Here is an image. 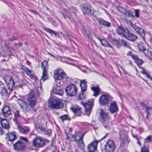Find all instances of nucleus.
Segmentation results:
<instances>
[{
    "label": "nucleus",
    "instance_id": "f257e3e1",
    "mask_svg": "<svg viewBox=\"0 0 152 152\" xmlns=\"http://www.w3.org/2000/svg\"><path fill=\"white\" fill-rule=\"evenodd\" d=\"M48 104L49 107L53 109H59L63 107L62 100L57 97L50 98Z\"/></svg>",
    "mask_w": 152,
    "mask_h": 152
},
{
    "label": "nucleus",
    "instance_id": "f03ea898",
    "mask_svg": "<svg viewBox=\"0 0 152 152\" xmlns=\"http://www.w3.org/2000/svg\"><path fill=\"white\" fill-rule=\"evenodd\" d=\"M83 137V135L80 132H77L74 137V141L76 142L77 148L82 150L84 149L85 147Z\"/></svg>",
    "mask_w": 152,
    "mask_h": 152
},
{
    "label": "nucleus",
    "instance_id": "7ed1b4c3",
    "mask_svg": "<svg viewBox=\"0 0 152 152\" xmlns=\"http://www.w3.org/2000/svg\"><path fill=\"white\" fill-rule=\"evenodd\" d=\"M100 110L99 120L102 123L104 127L107 128L109 123L110 117L108 114L102 109H100Z\"/></svg>",
    "mask_w": 152,
    "mask_h": 152
},
{
    "label": "nucleus",
    "instance_id": "20e7f679",
    "mask_svg": "<svg viewBox=\"0 0 152 152\" xmlns=\"http://www.w3.org/2000/svg\"><path fill=\"white\" fill-rule=\"evenodd\" d=\"M66 75L63 70L59 69L55 70L54 72V77L55 80H57L56 82L59 83V80L62 79Z\"/></svg>",
    "mask_w": 152,
    "mask_h": 152
},
{
    "label": "nucleus",
    "instance_id": "39448f33",
    "mask_svg": "<svg viewBox=\"0 0 152 152\" xmlns=\"http://www.w3.org/2000/svg\"><path fill=\"white\" fill-rule=\"evenodd\" d=\"M28 101L31 107L34 106L36 103L35 91L34 90H31L29 93L28 98Z\"/></svg>",
    "mask_w": 152,
    "mask_h": 152
},
{
    "label": "nucleus",
    "instance_id": "423d86ee",
    "mask_svg": "<svg viewBox=\"0 0 152 152\" xmlns=\"http://www.w3.org/2000/svg\"><path fill=\"white\" fill-rule=\"evenodd\" d=\"M33 145L37 148H41L45 144V142L42 138L37 137L32 141Z\"/></svg>",
    "mask_w": 152,
    "mask_h": 152
},
{
    "label": "nucleus",
    "instance_id": "0eeeda50",
    "mask_svg": "<svg viewBox=\"0 0 152 152\" xmlns=\"http://www.w3.org/2000/svg\"><path fill=\"white\" fill-rule=\"evenodd\" d=\"M3 79L7 84V87L10 90L13 89L15 85V82L11 76L7 75L5 76Z\"/></svg>",
    "mask_w": 152,
    "mask_h": 152
},
{
    "label": "nucleus",
    "instance_id": "6e6552de",
    "mask_svg": "<svg viewBox=\"0 0 152 152\" xmlns=\"http://www.w3.org/2000/svg\"><path fill=\"white\" fill-rule=\"evenodd\" d=\"M2 87L1 89H0V94L3 98L5 99H8L9 97L10 94L12 91L13 89L10 90L9 88H8L9 91H8L5 87L4 85H2Z\"/></svg>",
    "mask_w": 152,
    "mask_h": 152
},
{
    "label": "nucleus",
    "instance_id": "1a4fd4ad",
    "mask_svg": "<svg viewBox=\"0 0 152 152\" xmlns=\"http://www.w3.org/2000/svg\"><path fill=\"white\" fill-rule=\"evenodd\" d=\"M115 148V145L114 141L109 140L105 146V151L106 152H113Z\"/></svg>",
    "mask_w": 152,
    "mask_h": 152
},
{
    "label": "nucleus",
    "instance_id": "9d476101",
    "mask_svg": "<svg viewBox=\"0 0 152 152\" xmlns=\"http://www.w3.org/2000/svg\"><path fill=\"white\" fill-rule=\"evenodd\" d=\"M65 91L67 94L71 96H73L77 94V89L75 85L72 84L66 87Z\"/></svg>",
    "mask_w": 152,
    "mask_h": 152
},
{
    "label": "nucleus",
    "instance_id": "9b49d317",
    "mask_svg": "<svg viewBox=\"0 0 152 152\" xmlns=\"http://www.w3.org/2000/svg\"><path fill=\"white\" fill-rule=\"evenodd\" d=\"M93 101V100H91V101H89L84 104L83 103V102H81L85 108L86 115H89L91 111Z\"/></svg>",
    "mask_w": 152,
    "mask_h": 152
},
{
    "label": "nucleus",
    "instance_id": "f8f14e48",
    "mask_svg": "<svg viewBox=\"0 0 152 152\" xmlns=\"http://www.w3.org/2000/svg\"><path fill=\"white\" fill-rule=\"evenodd\" d=\"M17 102L20 106L22 110L24 111H28L30 109V105H29L27 102L20 99L17 100Z\"/></svg>",
    "mask_w": 152,
    "mask_h": 152
},
{
    "label": "nucleus",
    "instance_id": "ddd939ff",
    "mask_svg": "<svg viewBox=\"0 0 152 152\" xmlns=\"http://www.w3.org/2000/svg\"><path fill=\"white\" fill-rule=\"evenodd\" d=\"M130 25L137 33L139 34L140 35H141L143 39L145 40V38L144 37L145 35V31L143 29L137 27L136 25L134 24L131 22L130 23Z\"/></svg>",
    "mask_w": 152,
    "mask_h": 152
},
{
    "label": "nucleus",
    "instance_id": "4468645a",
    "mask_svg": "<svg viewBox=\"0 0 152 152\" xmlns=\"http://www.w3.org/2000/svg\"><path fill=\"white\" fill-rule=\"evenodd\" d=\"M47 64L48 62L46 61H44L42 63V67L43 70V73L41 79V82L42 80L43 82H44L47 78V74L46 69Z\"/></svg>",
    "mask_w": 152,
    "mask_h": 152
},
{
    "label": "nucleus",
    "instance_id": "2eb2a0df",
    "mask_svg": "<svg viewBox=\"0 0 152 152\" xmlns=\"http://www.w3.org/2000/svg\"><path fill=\"white\" fill-rule=\"evenodd\" d=\"M129 30L126 28H124L122 26H118L116 29L117 33L122 37H124L125 35L128 33Z\"/></svg>",
    "mask_w": 152,
    "mask_h": 152
},
{
    "label": "nucleus",
    "instance_id": "dca6fc26",
    "mask_svg": "<svg viewBox=\"0 0 152 152\" xmlns=\"http://www.w3.org/2000/svg\"><path fill=\"white\" fill-rule=\"evenodd\" d=\"M98 141L95 140L88 145L87 149L89 152H93L95 151L97 149Z\"/></svg>",
    "mask_w": 152,
    "mask_h": 152
},
{
    "label": "nucleus",
    "instance_id": "f3484780",
    "mask_svg": "<svg viewBox=\"0 0 152 152\" xmlns=\"http://www.w3.org/2000/svg\"><path fill=\"white\" fill-rule=\"evenodd\" d=\"M70 110L76 116H80L82 113V108L77 106L72 107Z\"/></svg>",
    "mask_w": 152,
    "mask_h": 152
},
{
    "label": "nucleus",
    "instance_id": "a211bd4d",
    "mask_svg": "<svg viewBox=\"0 0 152 152\" xmlns=\"http://www.w3.org/2000/svg\"><path fill=\"white\" fill-rule=\"evenodd\" d=\"M53 92L55 94L61 95L62 94L63 91L60 85L56 84L54 85L53 88Z\"/></svg>",
    "mask_w": 152,
    "mask_h": 152
},
{
    "label": "nucleus",
    "instance_id": "6ab92c4d",
    "mask_svg": "<svg viewBox=\"0 0 152 152\" xmlns=\"http://www.w3.org/2000/svg\"><path fill=\"white\" fill-rule=\"evenodd\" d=\"M109 109L111 113L117 112L118 111V108L116 102H112L109 107Z\"/></svg>",
    "mask_w": 152,
    "mask_h": 152
},
{
    "label": "nucleus",
    "instance_id": "aec40b11",
    "mask_svg": "<svg viewBox=\"0 0 152 152\" xmlns=\"http://www.w3.org/2000/svg\"><path fill=\"white\" fill-rule=\"evenodd\" d=\"M100 104L102 105L106 104L108 102V96L106 95H102L99 98V99Z\"/></svg>",
    "mask_w": 152,
    "mask_h": 152
},
{
    "label": "nucleus",
    "instance_id": "412c9836",
    "mask_svg": "<svg viewBox=\"0 0 152 152\" xmlns=\"http://www.w3.org/2000/svg\"><path fill=\"white\" fill-rule=\"evenodd\" d=\"M119 136L121 141L123 143H128L129 140L127 138V137L123 131H120L119 132Z\"/></svg>",
    "mask_w": 152,
    "mask_h": 152
},
{
    "label": "nucleus",
    "instance_id": "4be33fe9",
    "mask_svg": "<svg viewBox=\"0 0 152 152\" xmlns=\"http://www.w3.org/2000/svg\"><path fill=\"white\" fill-rule=\"evenodd\" d=\"M91 6L89 4L84 5L82 9L83 12L84 14L91 15L93 13L91 12Z\"/></svg>",
    "mask_w": 152,
    "mask_h": 152
},
{
    "label": "nucleus",
    "instance_id": "5701e85b",
    "mask_svg": "<svg viewBox=\"0 0 152 152\" xmlns=\"http://www.w3.org/2000/svg\"><path fill=\"white\" fill-rule=\"evenodd\" d=\"M16 137L15 132L13 131L7 134L6 138L8 140L10 141H14Z\"/></svg>",
    "mask_w": 152,
    "mask_h": 152
},
{
    "label": "nucleus",
    "instance_id": "b1692460",
    "mask_svg": "<svg viewBox=\"0 0 152 152\" xmlns=\"http://www.w3.org/2000/svg\"><path fill=\"white\" fill-rule=\"evenodd\" d=\"M24 143L20 141H18L14 145V148L16 150L22 149L24 148Z\"/></svg>",
    "mask_w": 152,
    "mask_h": 152
},
{
    "label": "nucleus",
    "instance_id": "393cba45",
    "mask_svg": "<svg viewBox=\"0 0 152 152\" xmlns=\"http://www.w3.org/2000/svg\"><path fill=\"white\" fill-rule=\"evenodd\" d=\"M124 38L130 41H134L137 38V37L134 34L130 33L129 30L128 33L125 35Z\"/></svg>",
    "mask_w": 152,
    "mask_h": 152
},
{
    "label": "nucleus",
    "instance_id": "a878e982",
    "mask_svg": "<svg viewBox=\"0 0 152 152\" xmlns=\"http://www.w3.org/2000/svg\"><path fill=\"white\" fill-rule=\"evenodd\" d=\"M22 69L28 75L30 76L31 79L33 78L34 75V72L32 70H31L24 66H22Z\"/></svg>",
    "mask_w": 152,
    "mask_h": 152
},
{
    "label": "nucleus",
    "instance_id": "bb28decb",
    "mask_svg": "<svg viewBox=\"0 0 152 152\" xmlns=\"http://www.w3.org/2000/svg\"><path fill=\"white\" fill-rule=\"evenodd\" d=\"M3 112V116L7 117L11 114L9 106L5 105L2 110Z\"/></svg>",
    "mask_w": 152,
    "mask_h": 152
},
{
    "label": "nucleus",
    "instance_id": "cd10ccee",
    "mask_svg": "<svg viewBox=\"0 0 152 152\" xmlns=\"http://www.w3.org/2000/svg\"><path fill=\"white\" fill-rule=\"evenodd\" d=\"M1 124L2 127L5 129H8L10 128L9 121L6 119L2 120Z\"/></svg>",
    "mask_w": 152,
    "mask_h": 152
},
{
    "label": "nucleus",
    "instance_id": "c85d7f7f",
    "mask_svg": "<svg viewBox=\"0 0 152 152\" xmlns=\"http://www.w3.org/2000/svg\"><path fill=\"white\" fill-rule=\"evenodd\" d=\"M18 129L21 133L24 134L28 133L29 131V128L27 126L21 127L18 126Z\"/></svg>",
    "mask_w": 152,
    "mask_h": 152
},
{
    "label": "nucleus",
    "instance_id": "c756f323",
    "mask_svg": "<svg viewBox=\"0 0 152 152\" xmlns=\"http://www.w3.org/2000/svg\"><path fill=\"white\" fill-rule=\"evenodd\" d=\"M91 89L94 92L93 96H97L99 95L100 92V89L98 86L92 87Z\"/></svg>",
    "mask_w": 152,
    "mask_h": 152
},
{
    "label": "nucleus",
    "instance_id": "7c9ffc66",
    "mask_svg": "<svg viewBox=\"0 0 152 152\" xmlns=\"http://www.w3.org/2000/svg\"><path fill=\"white\" fill-rule=\"evenodd\" d=\"M80 86L81 88V92H84L87 90V86L85 80H80Z\"/></svg>",
    "mask_w": 152,
    "mask_h": 152
},
{
    "label": "nucleus",
    "instance_id": "2f4dec72",
    "mask_svg": "<svg viewBox=\"0 0 152 152\" xmlns=\"http://www.w3.org/2000/svg\"><path fill=\"white\" fill-rule=\"evenodd\" d=\"M64 12L65 14H64L62 13V15H63L64 18L65 19L67 17L68 18H69V16L68 15V14L69 13H74L76 11L75 9L74 8H71L69 10V12H68L66 10H64Z\"/></svg>",
    "mask_w": 152,
    "mask_h": 152
},
{
    "label": "nucleus",
    "instance_id": "473e14b6",
    "mask_svg": "<svg viewBox=\"0 0 152 152\" xmlns=\"http://www.w3.org/2000/svg\"><path fill=\"white\" fill-rule=\"evenodd\" d=\"M99 22L100 24L105 27H109L110 26V23L102 19H100L99 20Z\"/></svg>",
    "mask_w": 152,
    "mask_h": 152
},
{
    "label": "nucleus",
    "instance_id": "72a5a7b5",
    "mask_svg": "<svg viewBox=\"0 0 152 152\" xmlns=\"http://www.w3.org/2000/svg\"><path fill=\"white\" fill-rule=\"evenodd\" d=\"M97 39L100 41L102 45L105 47L112 48V47L111 45L109 44L108 42L105 40H101L99 38H98Z\"/></svg>",
    "mask_w": 152,
    "mask_h": 152
},
{
    "label": "nucleus",
    "instance_id": "f704fd0d",
    "mask_svg": "<svg viewBox=\"0 0 152 152\" xmlns=\"http://www.w3.org/2000/svg\"><path fill=\"white\" fill-rule=\"evenodd\" d=\"M132 58L138 65H141L142 63V61L139 59L137 56H133Z\"/></svg>",
    "mask_w": 152,
    "mask_h": 152
},
{
    "label": "nucleus",
    "instance_id": "c9c22d12",
    "mask_svg": "<svg viewBox=\"0 0 152 152\" xmlns=\"http://www.w3.org/2000/svg\"><path fill=\"white\" fill-rule=\"evenodd\" d=\"M36 129L37 131H39V130L42 132L45 131V129L43 127H42L41 124L39 123H37L34 124Z\"/></svg>",
    "mask_w": 152,
    "mask_h": 152
},
{
    "label": "nucleus",
    "instance_id": "e433bc0d",
    "mask_svg": "<svg viewBox=\"0 0 152 152\" xmlns=\"http://www.w3.org/2000/svg\"><path fill=\"white\" fill-rule=\"evenodd\" d=\"M44 29L45 31H47L51 35L53 34L56 36H57L58 35V36H59V34H58L56 32L52 30L51 29L45 27L44 28Z\"/></svg>",
    "mask_w": 152,
    "mask_h": 152
},
{
    "label": "nucleus",
    "instance_id": "4c0bfd02",
    "mask_svg": "<svg viewBox=\"0 0 152 152\" xmlns=\"http://www.w3.org/2000/svg\"><path fill=\"white\" fill-rule=\"evenodd\" d=\"M14 119L15 121H17L19 119L21 118V115L19 113V112L17 110H15L14 111Z\"/></svg>",
    "mask_w": 152,
    "mask_h": 152
},
{
    "label": "nucleus",
    "instance_id": "58836bf2",
    "mask_svg": "<svg viewBox=\"0 0 152 152\" xmlns=\"http://www.w3.org/2000/svg\"><path fill=\"white\" fill-rule=\"evenodd\" d=\"M138 48L140 50L144 51L146 50V47L142 42L140 43L138 45Z\"/></svg>",
    "mask_w": 152,
    "mask_h": 152
},
{
    "label": "nucleus",
    "instance_id": "ea45409f",
    "mask_svg": "<svg viewBox=\"0 0 152 152\" xmlns=\"http://www.w3.org/2000/svg\"><path fill=\"white\" fill-rule=\"evenodd\" d=\"M125 14L127 17H130L132 18H134V16L131 13V11H126L124 12Z\"/></svg>",
    "mask_w": 152,
    "mask_h": 152
},
{
    "label": "nucleus",
    "instance_id": "a19ab883",
    "mask_svg": "<svg viewBox=\"0 0 152 152\" xmlns=\"http://www.w3.org/2000/svg\"><path fill=\"white\" fill-rule=\"evenodd\" d=\"M141 152H149L148 148L145 146V143L144 144L143 147L141 148Z\"/></svg>",
    "mask_w": 152,
    "mask_h": 152
},
{
    "label": "nucleus",
    "instance_id": "79ce46f5",
    "mask_svg": "<svg viewBox=\"0 0 152 152\" xmlns=\"http://www.w3.org/2000/svg\"><path fill=\"white\" fill-rule=\"evenodd\" d=\"M121 42L122 45L126 47H129V45L126 41L122 40L121 41Z\"/></svg>",
    "mask_w": 152,
    "mask_h": 152
},
{
    "label": "nucleus",
    "instance_id": "37998d69",
    "mask_svg": "<svg viewBox=\"0 0 152 152\" xmlns=\"http://www.w3.org/2000/svg\"><path fill=\"white\" fill-rule=\"evenodd\" d=\"M135 16L137 18H139L140 17V10H135Z\"/></svg>",
    "mask_w": 152,
    "mask_h": 152
},
{
    "label": "nucleus",
    "instance_id": "c03bdc74",
    "mask_svg": "<svg viewBox=\"0 0 152 152\" xmlns=\"http://www.w3.org/2000/svg\"><path fill=\"white\" fill-rule=\"evenodd\" d=\"M117 10L120 12L122 13H124L125 11V9L121 6H118L117 7Z\"/></svg>",
    "mask_w": 152,
    "mask_h": 152
},
{
    "label": "nucleus",
    "instance_id": "a18cd8bd",
    "mask_svg": "<svg viewBox=\"0 0 152 152\" xmlns=\"http://www.w3.org/2000/svg\"><path fill=\"white\" fill-rule=\"evenodd\" d=\"M152 140V136H148L146 138L145 140V141L144 143L145 144L146 142H151Z\"/></svg>",
    "mask_w": 152,
    "mask_h": 152
},
{
    "label": "nucleus",
    "instance_id": "49530a36",
    "mask_svg": "<svg viewBox=\"0 0 152 152\" xmlns=\"http://www.w3.org/2000/svg\"><path fill=\"white\" fill-rule=\"evenodd\" d=\"M145 106L146 107V113H150L149 111L152 110V107L146 106V105H145Z\"/></svg>",
    "mask_w": 152,
    "mask_h": 152
},
{
    "label": "nucleus",
    "instance_id": "de8ad7c7",
    "mask_svg": "<svg viewBox=\"0 0 152 152\" xmlns=\"http://www.w3.org/2000/svg\"><path fill=\"white\" fill-rule=\"evenodd\" d=\"M113 43L118 48L120 46V45L119 42L116 40H114L113 41Z\"/></svg>",
    "mask_w": 152,
    "mask_h": 152
},
{
    "label": "nucleus",
    "instance_id": "09e8293b",
    "mask_svg": "<svg viewBox=\"0 0 152 152\" xmlns=\"http://www.w3.org/2000/svg\"><path fill=\"white\" fill-rule=\"evenodd\" d=\"M83 34L84 35H86L88 37H89L91 35L90 33L88 31H84V32H83Z\"/></svg>",
    "mask_w": 152,
    "mask_h": 152
},
{
    "label": "nucleus",
    "instance_id": "8fccbe9b",
    "mask_svg": "<svg viewBox=\"0 0 152 152\" xmlns=\"http://www.w3.org/2000/svg\"><path fill=\"white\" fill-rule=\"evenodd\" d=\"M67 116L66 115H64L63 116H61V118L63 120H66L67 119Z\"/></svg>",
    "mask_w": 152,
    "mask_h": 152
},
{
    "label": "nucleus",
    "instance_id": "3c124183",
    "mask_svg": "<svg viewBox=\"0 0 152 152\" xmlns=\"http://www.w3.org/2000/svg\"><path fill=\"white\" fill-rule=\"evenodd\" d=\"M83 92H81V94L79 95V98L80 99H82L84 98Z\"/></svg>",
    "mask_w": 152,
    "mask_h": 152
},
{
    "label": "nucleus",
    "instance_id": "603ef678",
    "mask_svg": "<svg viewBox=\"0 0 152 152\" xmlns=\"http://www.w3.org/2000/svg\"><path fill=\"white\" fill-rule=\"evenodd\" d=\"M20 140H22L23 141H25L26 142H28V140H27V139L26 137H20Z\"/></svg>",
    "mask_w": 152,
    "mask_h": 152
},
{
    "label": "nucleus",
    "instance_id": "864d4df0",
    "mask_svg": "<svg viewBox=\"0 0 152 152\" xmlns=\"http://www.w3.org/2000/svg\"><path fill=\"white\" fill-rule=\"evenodd\" d=\"M146 75L148 78L151 80H152V77H151V75L149 74V73H148Z\"/></svg>",
    "mask_w": 152,
    "mask_h": 152
},
{
    "label": "nucleus",
    "instance_id": "5fc2aeb1",
    "mask_svg": "<svg viewBox=\"0 0 152 152\" xmlns=\"http://www.w3.org/2000/svg\"><path fill=\"white\" fill-rule=\"evenodd\" d=\"M121 67L124 74L128 75V72L124 69L123 67Z\"/></svg>",
    "mask_w": 152,
    "mask_h": 152
},
{
    "label": "nucleus",
    "instance_id": "6e6d98bb",
    "mask_svg": "<svg viewBox=\"0 0 152 152\" xmlns=\"http://www.w3.org/2000/svg\"><path fill=\"white\" fill-rule=\"evenodd\" d=\"M127 55L128 56H131L132 58V56H135V55H134L132 54V52H129L127 53Z\"/></svg>",
    "mask_w": 152,
    "mask_h": 152
},
{
    "label": "nucleus",
    "instance_id": "4d7b16f0",
    "mask_svg": "<svg viewBox=\"0 0 152 152\" xmlns=\"http://www.w3.org/2000/svg\"><path fill=\"white\" fill-rule=\"evenodd\" d=\"M142 74H144L146 75L148 72H147L144 69H143L142 71Z\"/></svg>",
    "mask_w": 152,
    "mask_h": 152
},
{
    "label": "nucleus",
    "instance_id": "13d9d810",
    "mask_svg": "<svg viewBox=\"0 0 152 152\" xmlns=\"http://www.w3.org/2000/svg\"><path fill=\"white\" fill-rule=\"evenodd\" d=\"M3 134V132L1 127L0 126V135H2Z\"/></svg>",
    "mask_w": 152,
    "mask_h": 152
},
{
    "label": "nucleus",
    "instance_id": "bf43d9fd",
    "mask_svg": "<svg viewBox=\"0 0 152 152\" xmlns=\"http://www.w3.org/2000/svg\"><path fill=\"white\" fill-rule=\"evenodd\" d=\"M132 136L133 137L136 139L137 140H138V138L137 137V136L136 135H134V134H132Z\"/></svg>",
    "mask_w": 152,
    "mask_h": 152
},
{
    "label": "nucleus",
    "instance_id": "052dcab7",
    "mask_svg": "<svg viewBox=\"0 0 152 152\" xmlns=\"http://www.w3.org/2000/svg\"><path fill=\"white\" fill-rule=\"evenodd\" d=\"M150 115V113H147V115H146V118L147 119H148V116Z\"/></svg>",
    "mask_w": 152,
    "mask_h": 152
},
{
    "label": "nucleus",
    "instance_id": "680f3d73",
    "mask_svg": "<svg viewBox=\"0 0 152 152\" xmlns=\"http://www.w3.org/2000/svg\"><path fill=\"white\" fill-rule=\"evenodd\" d=\"M2 85H4L2 82H0V89H1V88L2 87Z\"/></svg>",
    "mask_w": 152,
    "mask_h": 152
},
{
    "label": "nucleus",
    "instance_id": "e2e57ef3",
    "mask_svg": "<svg viewBox=\"0 0 152 152\" xmlns=\"http://www.w3.org/2000/svg\"><path fill=\"white\" fill-rule=\"evenodd\" d=\"M137 140V143H138L139 144V145H141V143H140V141H139L138 139V140Z\"/></svg>",
    "mask_w": 152,
    "mask_h": 152
},
{
    "label": "nucleus",
    "instance_id": "0e129e2a",
    "mask_svg": "<svg viewBox=\"0 0 152 152\" xmlns=\"http://www.w3.org/2000/svg\"><path fill=\"white\" fill-rule=\"evenodd\" d=\"M49 55H50L51 56L53 57H55V56L50 53H48Z\"/></svg>",
    "mask_w": 152,
    "mask_h": 152
},
{
    "label": "nucleus",
    "instance_id": "69168bd1",
    "mask_svg": "<svg viewBox=\"0 0 152 152\" xmlns=\"http://www.w3.org/2000/svg\"><path fill=\"white\" fill-rule=\"evenodd\" d=\"M22 43H20L18 44V45L20 47L22 45Z\"/></svg>",
    "mask_w": 152,
    "mask_h": 152
},
{
    "label": "nucleus",
    "instance_id": "338daca9",
    "mask_svg": "<svg viewBox=\"0 0 152 152\" xmlns=\"http://www.w3.org/2000/svg\"><path fill=\"white\" fill-rule=\"evenodd\" d=\"M150 41L151 42H152V36L150 37Z\"/></svg>",
    "mask_w": 152,
    "mask_h": 152
},
{
    "label": "nucleus",
    "instance_id": "774afa93",
    "mask_svg": "<svg viewBox=\"0 0 152 152\" xmlns=\"http://www.w3.org/2000/svg\"><path fill=\"white\" fill-rule=\"evenodd\" d=\"M75 152H79L78 151V150L77 149H76Z\"/></svg>",
    "mask_w": 152,
    "mask_h": 152
}]
</instances>
